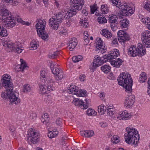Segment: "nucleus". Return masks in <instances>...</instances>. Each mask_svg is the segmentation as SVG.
<instances>
[{"label":"nucleus","mask_w":150,"mask_h":150,"mask_svg":"<svg viewBox=\"0 0 150 150\" xmlns=\"http://www.w3.org/2000/svg\"><path fill=\"white\" fill-rule=\"evenodd\" d=\"M101 33L104 37L109 38L112 36V34L108 30L105 29L102 30Z\"/></svg>","instance_id":"obj_31"},{"label":"nucleus","mask_w":150,"mask_h":150,"mask_svg":"<svg viewBox=\"0 0 150 150\" xmlns=\"http://www.w3.org/2000/svg\"><path fill=\"white\" fill-rule=\"evenodd\" d=\"M106 110V107H104L103 105H101L98 107V111L99 113H100V114L102 115L104 114Z\"/></svg>","instance_id":"obj_39"},{"label":"nucleus","mask_w":150,"mask_h":150,"mask_svg":"<svg viewBox=\"0 0 150 150\" xmlns=\"http://www.w3.org/2000/svg\"><path fill=\"white\" fill-rule=\"evenodd\" d=\"M50 68L52 73L55 75V78L56 80L58 81L63 78L64 75L63 71L56 65L52 63L51 64Z\"/></svg>","instance_id":"obj_12"},{"label":"nucleus","mask_w":150,"mask_h":150,"mask_svg":"<svg viewBox=\"0 0 150 150\" xmlns=\"http://www.w3.org/2000/svg\"><path fill=\"white\" fill-rule=\"evenodd\" d=\"M31 91V88L28 84L25 85L23 88V91L25 93H28Z\"/></svg>","instance_id":"obj_44"},{"label":"nucleus","mask_w":150,"mask_h":150,"mask_svg":"<svg viewBox=\"0 0 150 150\" xmlns=\"http://www.w3.org/2000/svg\"><path fill=\"white\" fill-rule=\"evenodd\" d=\"M117 81L119 84L125 88L126 92L128 93L132 92L133 81L129 74L125 72L121 73Z\"/></svg>","instance_id":"obj_4"},{"label":"nucleus","mask_w":150,"mask_h":150,"mask_svg":"<svg viewBox=\"0 0 150 150\" xmlns=\"http://www.w3.org/2000/svg\"><path fill=\"white\" fill-rule=\"evenodd\" d=\"M99 124L100 126L102 128H104L108 127V124L106 122H100V123Z\"/></svg>","instance_id":"obj_52"},{"label":"nucleus","mask_w":150,"mask_h":150,"mask_svg":"<svg viewBox=\"0 0 150 150\" xmlns=\"http://www.w3.org/2000/svg\"><path fill=\"white\" fill-rule=\"evenodd\" d=\"M141 21L142 22L149 25L150 23V18L149 17L142 18Z\"/></svg>","instance_id":"obj_49"},{"label":"nucleus","mask_w":150,"mask_h":150,"mask_svg":"<svg viewBox=\"0 0 150 150\" xmlns=\"http://www.w3.org/2000/svg\"><path fill=\"white\" fill-rule=\"evenodd\" d=\"M86 113L88 115L91 116H94L97 114L96 112L91 108H89L87 110Z\"/></svg>","instance_id":"obj_41"},{"label":"nucleus","mask_w":150,"mask_h":150,"mask_svg":"<svg viewBox=\"0 0 150 150\" xmlns=\"http://www.w3.org/2000/svg\"><path fill=\"white\" fill-rule=\"evenodd\" d=\"M71 2L73 4L72 5V8H74L75 10L76 9H81L82 7V6L84 4V0H71Z\"/></svg>","instance_id":"obj_18"},{"label":"nucleus","mask_w":150,"mask_h":150,"mask_svg":"<svg viewBox=\"0 0 150 150\" xmlns=\"http://www.w3.org/2000/svg\"><path fill=\"white\" fill-rule=\"evenodd\" d=\"M37 117V115L35 113H32L30 116V118L33 120L35 119Z\"/></svg>","instance_id":"obj_57"},{"label":"nucleus","mask_w":150,"mask_h":150,"mask_svg":"<svg viewBox=\"0 0 150 150\" xmlns=\"http://www.w3.org/2000/svg\"><path fill=\"white\" fill-rule=\"evenodd\" d=\"M68 10V8L64 7L58 14H55V16L50 18L49 20V26L52 29L57 30L59 26V24L62 22V20L69 19L70 17L76 13V10L73 8L69 11Z\"/></svg>","instance_id":"obj_2"},{"label":"nucleus","mask_w":150,"mask_h":150,"mask_svg":"<svg viewBox=\"0 0 150 150\" xmlns=\"http://www.w3.org/2000/svg\"><path fill=\"white\" fill-rule=\"evenodd\" d=\"M150 38V31H145L142 34L141 39L142 42L144 40H146Z\"/></svg>","instance_id":"obj_27"},{"label":"nucleus","mask_w":150,"mask_h":150,"mask_svg":"<svg viewBox=\"0 0 150 150\" xmlns=\"http://www.w3.org/2000/svg\"><path fill=\"white\" fill-rule=\"evenodd\" d=\"M118 42L117 39L116 38H114L113 40L112 41V44L113 45H115L117 44Z\"/></svg>","instance_id":"obj_59"},{"label":"nucleus","mask_w":150,"mask_h":150,"mask_svg":"<svg viewBox=\"0 0 150 150\" xmlns=\"http://www.w3.org/2000/svg\"><path fill=\"white\" fill-rule=\"evenodd\" d=\"M20 61L21 62V65H19V69L22 71H23L24 69L26 67H28L25 61L22 59H21Z\"/></svg>","instance_id":"obj_34"},{"label":"nucleus","mask_w":150,"mask_h":150,"mask_svg":"<svg viewBox=\"0 0 150 150\" xmlns=\"http://www.w3.org/2000/svg\"><path fill=\"white\" fill-rule=\"evenodd\" d=\"M61 120L60 119L57 120L56 121V124L57 125H60L62 123Z\"/></svg>","instance_id":"obj_61"},{"label":"nucleus","mask_w":150,"mask_h":150,"mask_svg":"<svg viewBox=\"0 0 150 150\" xmlns=\"http://www.w3.org/2000/svg\"><path fill=\"white\" fill-rule=\"evenodd\" d=\"M18 0H3L4 2L5 3H12L13 6H15L18 4Z\"/></svg>","instance_id":"obj_43"},{"label":"nucleus","mask_w":150,"mask_h":150,"mask_svg":"<svg viewBox=\"0 0 150 150\" xmlns=\"http://www.w3.org/2000/svg\"><path fill=\"white\" fill-rule=\"evenodd\" d=\"M101 69L104 73H107L110 69V67L108 65H105L101 67Z\"/></svg>","instance_id":"obj_40"},{"label":"nucleus","mask_w":150,"mask_h":150,"mask_svg":"<svg viewBox=\"0 0 150 150\" xmlns=\"http://www.w3.org/2000/svg\"><path fill=\"white\" fill-rule=\"evenodd\" d=\"M58 131L56 130H54L53 131H50L48 134V136L50 138H53L56 137L58 134Z\"/></svg>","instance_id":"obj_36"},{"label":"nucleus","mask_w":150,"mask_h":150,"mask_svg":"<svg viewBox=\"0 0 150 150\" xmlns=\"http://www.w3.org/2000/svg\"><path fill=\"white\" fill-rule=\"evenodd\" d=\"M129 24V21L126 19H124L121 21V26L122 28H126Z\"/></svg>","instance_id":"obj_38"},{"label":"nucleus","mask_w":150,"mask_h":150,"mask_svg":"<svg viewBox=\"0 0 150 150\" xmlns=\"http://www.w3.org/2000/svg\"><path fill=\"white\" fill-rule=\"evenodd\" d=\"M135 97L134 96H127L125 100L124 105L127 108H130L133 105Z\"/></svg>","instance_id":"obj_17"},{"label":"nucleus","mask_w":150,"mask_h":150,"mask_svg":"<svg viewBox=\"0 0 150 150\" xmlns=\"http://www.w3.org/2000/svg\"><path fill=\"white\" fill-rule=\"evenodd\" d=\"M109 79L112 80H114L115 77L113 76V74L112 73H110L108 77Z\"/></svg>","instance_id":"obj_60"},{"label":"nucleus","mask_w":150,"mask_h":150,"mask_svg":"<svg viewBox=\"0 0 150 150\" xmlns=\"http://www.w3.org/2000/svg\"><path fill=\"white\" fill-rule=\"evenodd\" d=\"M19 93L16 91L11 90L9 96V99L11 103L17 105L20 102V99L18 98Z\"/></svg>","instance_id":"obj_15"},{"label":"nucleus","mask_w":150,"mask_h":150,"mask_svg":"<svg viewBox=\"0 0 150 150\" xmlns=\"http://www.w3.org/2000/svg\"><path fill=\"white\" fill-rule=\"evenodd\" d=\"M80 23L82 26L85 28L87 27L88 25L87 21L86 20H83V19L80 20Z\"/></svg>","instance_id":"obj_50"},{"label":"nucleus","mask_w":150,"mask_h":150,"mask_svg":"<svg viewBox=\"0 0 150 150\" xmlns=\"http://www.w3.org/2000/svg\"><path fill=\"white\" fill-rule=\"evenodd\" d=\"M118 40L122 45H124L125 42L129 40L128 34L124 31L120 30L117 33Z\"/></svg>","instance_id":"obj_14"},{"label":"nucleus","mask_w":150,"mask_h":150,"mask_svg":"<svg viewBox=\"0 0 150 150\" xmlns=\"http://www.w3.org/2000/svg\"><path fill=\"white\" fill-rule=\"evenodd\" d=\"M17 21L18 22H20L23 24H25V22L23 21L21 18H18Z\"/></svg>","instance_id":"obj_62"},{"label":"nucleus","mask_w":150,"mask_h":150,"mask_svg":"<svg viewBox=\"0 0 150 150\" xmlns=\"http://www.w3.org/2000/svg\"><path fill=\"white\" fill-rule=\"evenodd\" d=\"M79 78L81 81H83L85 80V76L84 75H81L80 76Z\"/></svg>","instance_id":"obj_58"},{"label":"nucleus","mask_w":150,"mask_h":150,"mask_svg":"<svg viewBox=\"0 0 150 150\" xmlns=\"http://www.w3.org/2000/svg\"><path fill=\"white\" fill-rule=\"evenodd\" d=\"M40 89L39 91L40 93L42 95L45 93L46 92V90L45 86V85L41 84L39 86Z\"/></svg>","instance_id":"obj_42"},{"label":"nucleus","mask_w":150,"mask_h":150,"mask_svg":"<svg viewBox=\"0 0 150 150\" xmlns=\"http://www.w3.org/2000/svg\"><path fill=\"white\" fill-rule=\"evenodd\" d=\"M96 9L97 8L95 6L91 7V12L92 13H94Z\"/></svg>","instance_id":"obj_54"},{"label":"nucleus","mask_w":150,"mask_h":150,"mask_svg":"<svg viewBox=\"0 0 150 150\" xmlns=\"http://www.w3.org/2000/svg\"><path fill=\"white\" fill-rule=\"evenodd\" d=\"M132 116V115L130 113H128L127 111L125 110L120 112L117 118L120 120H126L131 118Z\"/></svg>","instance_id":"obj_20"},{"label":"nucleus","mask_w":150,"mask_h":150,"mask_svg":"<svg viewBox=\"0 0 150 150\" xmlns=\"http://www.w3.org/2000/svg\"><path fill=\"white\" fill-rule=\"evenodd\" d=\"M82 59V57L81 55L74 56L72 57V60L74 62H76L81 61Z\"/></svg>","instance_id":"obj_45"},{"label":"nucleus","mask_w":150,"mask_h":150,"mask_svg":"<svg viewBox=\"0 0 150 150\" xmlns=\"http://www.w3.org/2000/svg\"><path fill=\"white\" fill-rule=\"evenodd\" d=\"M108 62H109L111 65L113 67L118 68L122 64V62H123L122 59L118 58L115 60H110Z\"/></svg>","instance_id":"obj_23"},{"label":"nucleus","mask_w":150,"mask_h":150,"mask_svg":"<svg viewBox=\"0 0 150 150\" xmlns=\"http://www.w3.org/2000/svg\"><path fill=\"white\" fill-rule=\"evenodd\" d=\"M67 91L69 93L75 95L79 97L84 96L86 94L85 91L79 90L78 87L74 85H70L68 88Z\"/></svg>","instance_id":"obj_13"},{"label":"nucleus","mask_w":150,"mask_h":150,"mask_svg":"<svg viewBox=\"0 0 150 150\" xmlns=\"http://www.w3.org/2000/svg\"><path fill=\"white\" fill-rule=\"evenodd\" d=\"M72 103L76 106L80 107L82 109H86L88 108V105L84 104V102L82 100L75 99L72 102Z\"/></svg>","instance_id":"obj_21"},{"label":"nucleus","mask_w":150,"mask_h":150,"mask_svg":"<svg viewBox=\"0 0 150 150\" xmlns=\"http://www.w3.org/2000/svg\"><path fill=\"white\" fill-rule=\"evenodd\" d=\"M58 52L56 51L54 52L53 54H50L49 55V57L51 59H54L58 55Z\"/></svg>","instance_id":"obj_51"},{"label":"nucleus","mask_w":150,"mask_h":150,"mask_svg":"<svg viewBox=\"0 0 150 150\" xmlns=\"http://www.w3.org/2000/svg\"><path fill=\"white\" fill-rule=\"evenodd\" d=\"M110 26L112 29V30L113 31H115L116 30L117 27L114 24H111Z\"/></svg>","instance_id":"obj_55"},{"label":"nucleus","mask_w":150,"mask_h":150,"mask_svg":"<svg viewBox=\"0 0 150 150\" xmlns=\"http://www.w3.org/2000/svg\"><path fill=\"white\" fill-rule=\"evenodd\" d=\"M0 23L2 27L0 28V37H5L8 35L7 30L4 27L8 28H13L15 25V21L13 16L2 4L0 6Z\"/></svg>","instance_id":"obj_1"},{"label":"nucleus","mask_w":150,"mask_h":150,"mask_svg":"<svg viewBox=\"0 0 150 150\" xmlns=\"http://www.w3.org/2000/svg\"><path fill=\"white\" fill-rule=\"evenodd\" d=\"M77 44V41L76 38H71L69 42V45L68 46L69 49L71 50H73L75 48Z\"/></svg>","instance_id":"obj_24"},{"label":"nucleus","mask_w":150,"mask_h":150,"mask_svg":"<svg viewBox=\"0 0 150 150\" xmlns=\"http://www.w3.org/2000/svg\"><path fill=\"white\" fill-rule=\"evenodd\" d=\"M99 96L100 98L103 99L104 98L105 96L104 93V92H101L100 93H99Z\"/></svg>","instance_id":"obj_56"},{"label":"nucleus","mask_w":150,"mask_h":150,"mask_svg":"<svg viewBox=\"0 0 150 150\" xmlns=\"http://www.w3.org/2000/svg\"><path fill=\"white\" fill-rule=\"evenodd\" d=\"M111 140L113 143L117 144L119 142L120 138L117 136L115 135L112 138Z\"/></svg>","instance_id":"obj_47"},{"label":"nucleus","mask_w":150,"mask_h":150,"mask_svg":"<svg viewBox=\"0 0 150 150\" xmlns=\"http://www.w3.org/2000/svg\"><path fill=\"white\" fill-rule=\"evenodd\" d=\"M47 73L44 70L41 71L40 79V81L45 83V86L47 90L48 91H52L54 90V87L52 83H51L52 79L48 78L47 76Z\"/></svg>","instance_id":"obj_9"},{"label":"nucleus","mask_w":150,"mask_h":150,"mask_svg":"<svg viewBox=\"0 0 150 150\" xmlns=\"http://www.w3.org/2000/svg\"><path fill=\"white\" fill-rule=\"evenodd\" d=\"M46 25L45 20H39L35 25L37 29V33L39 37L42 39L45 40H47L48 37V34L45 32V30Z\"/></svg>","instance_id":"obj_6"},{"label":"nucleus","mask_w":150,"mask_h":150,"mask_svg":"<svg viewBox=\"0 0 150 150\" xmlns=\"http://www.w3.org/2000/svg\"><path fill=\"white\" fill-rule=\"evenodd\" d=\"M147 79L146 74L144 72H142L140 75L139 81L141 83L145 82Z\"/></svg>","instance_id":"obj_33"},{"label":"nucleus","mask_w":150,"mask_h":150,"mask_svg":"<svg viewBox=\"0 0 150 150\" xmlns=\"http://www.w3.org/2000/svg\"><path fill=\"white\" fill-rule=\"evenodd\" d=\"M6 89V91H4L2 92L1 94V97L3 99H9V94L11 93V90H13V89H10L8 90L7 89Z\"/></svg>","instance_id":"obj_32"},{"label":"nucleus","mask_w":150,"mask_h":150,"mask_svg":"<svg viewBox=\"0 0 150 150\" xmlns=\"http://www.w3.org/2000/svg\"><path fill=\"white\" fill-rule=\"evenodd\" d=\"M143 44L145 47L147 48L150 47V39L144 40L142 42Z\"/></svg>","instance_id":"obj_48"},{"label":"nucleus","mask_w":150,"mask_h":150,"mask_svg":"<svg viewBox=\"0 0 150 150\" xmlns=\"http://www.w3.org/2000/svg\"><path fill=\"white\" fill-rule=\"evenodd\" d=\"M30 50H36L39 46L38 41L35 40H33L30 43Z\"/></svg>","instance_id":"obj_28"},{"label":"nucleus","mask_w":150,"mask_h":150,"mask_svg":"<svg viewBox=\"0 0 150 150\" xmlns=\"http://www.w3.org/2000/svg\"><path fill=\"white\" fill-rule=\"evenodd\" d=\"M9 129L11 132H13L15 130V128L13 126L11 125Z\"/></svg>","instance_id":"obj_63"},{"label":"nucleus","mask_w":150,"mask_h":150,"mask_svg":"<svg viewBox=\"0 0 150 150\" xmlns=\"http://www.w3.org/2000/svg\"><path fill=\"white\" fill-rule=\"evenodd\" d=\"M116 6L121 10L118 12L117 15L121 18L122 16H130L133 13L132 8L129 6L126 3L122 4L119 2L117 4H116Z\"/></svg>","instance_id":"obj_8"},{"label":"nucleus","mask_w":150,"mask_h":150,"mask_svg":"<svg viewBox=\"0 0 150 150\" xmlns=\"http://www.w3.org/2000/svg\"><path fill=\"white\" fill-rule=\"evenodd\" d=\"M96 47L97 50H99L101 49L103 46V42L101 38H98L96 40Z\"/></svg>","instance_id":"obj_29"},{"label":"nucleus","mask_w":150,"mask_h":150,"mask_svg":"<svg viewBox=\"0 0 150 150\" xmlns=\"http://www.w3.org/2000/svg\"><path fill=\"white\" fill-rule=\"evenodd\" d=\"M144 8L150 12V1L146 0L144 1Z\"/></svg>","instance_id":"obj_37"},{"label":"nucleus","mask_w":150,"mask_h":150,"mask_svg":"<svg viewBox=\"0 0 150 150\" xmlns=\"http://www.w3.org/2000/svg\"><path fill=\"white\" fill-rule=\"evenodd\" d=\"M107 62V59L104 61L99 56H96L93 60V67H97L103 64L104 62Z\"/></svg>","instance_id":"obj_19"},{"label":"nucleus","mask_w":150,"mask_h":150,"mask_svg":"<svg viewBox=\"0 0 150 150\" xmlns=\"http://www.w3.org/2000/svg\"><path fill=\"white\" fill-rule=\"evenodd\" d=\"M147 83L148 86L147 93L148 95L150 96V79H148Z\"/></svg>","instance_id":"obj_53"},{"label":"nucleus","mask_w":150,"mask_h":150,"mask_svg":"<svg viewBox=\"0 0 150 150\" xmlns=\"http://www.w3.org/2000/svg\"><path fill=\"white\" fill-rule=\"evenodd\" d=\"M107 112L109 115L113 119H115L116 117L115 115H113L115 113V109L113 108L112 106L108 107L107 108Z\"/></svg>","instance_id":"obj_25"},{"label":"nucleus","mask_w":150,"mask_h":150,"mask_svg":"<svg viewBox=\"0 0 150 150\" xmlns=\"http://www.w3.org/2000/svg\"><path fill=\"white\" fill-rule=\"evenodd\" d=\"M101 9L102 13L106 14L108 12V9L106 5H103L101 6Z\"/></svg>","instance_id":"obj_46"},{"label":"nucleus","mask_w":150,"mask_h":150,"mask_svg":"<svg viewBox=\"0 0 150 150\" xmlns=\"http://www.w3.org/2000/svg\"><path fill=\"white\" fill-rule=\"evenodd\" d=\"M119 55L118 51L116 50V51H111L108 54L104 56L103 59H107V62H108L110 60H112L115 59V58Z\"/></svg>","instance_id":"obj_16"},{"label":"nucleus","mask_w":150,"mask_h":150,"mask_svg":"<svg viewBox=\"0 0 150 150\" xmlns=\"http://www.w3.org/2000/svg\"><path fill=\"white\" fill-rule=\"evenodd\" d=\"M4 49L8 52H14L20 53L24 50L23 47L19 42L14 43L8 40H4L2 42Z\"/></svg>","instance_id":"obj_5"},{"label":"nucleus","mask_w":150,"mask_h":150,"mask_svg":"<svg viewBox=\"0 0 150 150\" xmlns=\"http://www.w3.org/2000/svg\"><path fill=\"white\" fill-rule=\"evenodd\" d=\"M10 80L11 76L7 74L4 75L1 79L3 86L8 90L13 89V84Z\"/></svg>","instance_id":"obj_10"},{"label":"nucleus","mask_w":150,"mask_h":150,"mask_svg":"<svg viewBox=\"0 0 150 150\" xmlns=\"http://www.w3.org/2000/svg\"><path fill=\"white\" fill-rule=\"evenodd\" d=\"M96 14L97 16L100 15V16L98 18V21L99 23L102 24L107 23V20L105 17L100 15L99 13H98V14Z\"/></svg>","instance_id":"obj_35"},{"label":"nucleus","mask_w":150,"mask_h":150,"mask_svg":"<svg viewBox=\"0 0 150 150\" xmlns=\"http://www.w3.org/2000/svg\"><path fill=\"white\" fill-rule=\"evenodd\" d=\"M126 133L124 134L125 141L128 144L136 145L140 139V137L137 130L131 127L126 128Z\"/></svg>","instance_id":"obj_3"},{"label":"nucleus","mask_w":150,"mask_h":150,"mask_svg":"<svg viewBox=\"0 0 150 150\" xmlns=\"http://www.w3.org/2000/svg\"><path fill=\"white\" fill-rule=\"evenodd\" d=\"M128 53L129 55L133 57L137 55L141 57L146 54V51L145 50L143 49L142 44L139 43L137 47L134 45L129 48L128 49Z\"/></svg>","instance_id":"obj_7"},{"label":"nucleus","mask_w":150,"mask_h":150,"mask_svg":"<svg viewBox=\"0 0 150 150\" xmlns=\"http://www.w3.org/2000/svg\"><path fill=\"white\" fill-rule=\"evenodd\" d=\"M29 132L28 134V140L33 144L37 143L39 141L38 132L32 128L30 129Z\"/></svg>","instance_id":"obj_11"},{"label":"nucleus","mask_w":150,"mask_h":150,"mask_svg":"<svg viewBox=\"0 0 150 150\" xmlns=\"http://www.w3.org/2000/svg\"><path fill=\"white\" fill-rule=\"evenodd\" d=\"M109 22L111 24L115 23L117 21L118 18L115 15H110L108 16Z\"/></svg>","instance_id":"obj_30"},{"label":"nucleus","mask_w":150,"mask_h":150,"mask_svg":"<svg viewBox=\"0 0 150 150\" xmlns=\"http://www.w3.org/2000/svg\"><path fill=\"white\" fill-rule=\"evenodd\" d=\"M49 117L47 113H45L42 115L41 121L45 124L46 125L47 127L50 125V123H49Z\"/></svg>","instance_id":"obj_26"},{"label":"nucleus","mask_w":150,"mask_h":150,"mask_svg":"<svg viewBox=\"0 0 150 150\" xmlns=\"http://www.w3.org/2000/svg\"><path fill=\"white\" fill-rule=\"evenodd\" d=\"M80 134L82 136L86 137H90L93 136L94 133L93 130H87L81 131L80 132Z\"/></svg>","instance_id":"obj_22"},{"label":"nucleus","mask_w":150,"mask_h":150,"mask_svg":"<svg viewBox=\"0 0 150 150\" xmlns=\"http://www.w3.org/2000/svg\"><path fill=\"white\" fill-rule=\"evenodd\" d=\"M82 13L83 15L86 16L88 14L87 12H86V11L85 10H83L82 11Z\"/></svg>","instance_id":"obj_64"}]
</instances>
